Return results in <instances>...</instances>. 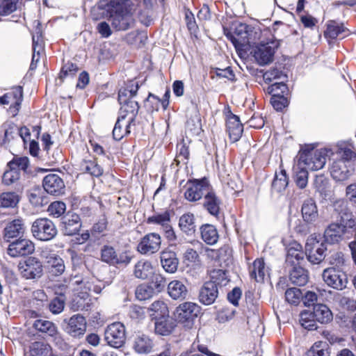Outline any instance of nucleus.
Listing matches in <instances>:
<instances>
[{"label": "nucleus", "instance_id": "nucleus-21", "mask_svg": "<svg viewBox=\"0 0 356 356\" xmlns=\"http://www.w3.org/2000/svg\"><path fill=\"white\" fill-rule=\"evenodd\" d=\"M86 330V321L80 314L72 316L68 321L66 331L72 337L83 335Z\"/></svg>", "mask_w": 356, "mask_h": 356}, {"label": "nucleus", "instance_id": "nucleus-53", "mask_svg": "<svg viewBox=\"0 0 356 356\" xmlns=\"http://www.w3.org/2000/svg\"><path fill=\"white\" fill-rule=\"evenodd\" d=\"M66 211V204L61 201H55L48 207L47 212L49 215L54 218H59L65 213Z\"/></svg>", "mask_w": 356, "mask_h": 356}, {"label": "nucleus", "instance_id": "nucleus-62", "mask_svg": "<svg viewBox=\"0 0 356 356\" xmlns=\"http://www.w3.org/2000/svg\"><path fill=\"white\" fill-rule=\"evenodd\" d=\"M64 306V300L60 298H56L50 302L49 308L53 314H56L60 313L63 310Z\"/></svg>", "mask_w": 356, "mask_h": 356}, {"label": "nucleus", "instance_id": "nucleus-10", "mask_svg": "<svg viewBox=\"0 0 356 356\" xmlns=\"http://www.w3.org/2000/svg\"><path fill=\"white\" fill-rule=\"evenodd\" d=\"M210 188L207 179L189 180L184 192L185 198L190 202H196L204 196Z\"/></svg>", "mask_w": 356, "mask_h": 356}, {"label": "nucleus", "instance_id": "nucleus-17", "mask_svg": "<svg viewBox=\"0 0 356 356\" xmlns=\"http://www.w3.org/2000/svg\"><path fill=\"white\" fill-rule=\"evenodd\" d=\"M44 191L54 195H60L65 192V184L63 180L56 174L46 175L42 181Z\"/></svg>", "mask_w": 356, "mask_h": 356}, {"label": "nucleus", "instance_id": "nucleus-16", "mask_svg": "<svg viewBox=\"0 0 356 356\" xmlns=\"http://www.w3.org/2000/svg\"><path fill=\"white\" fill-rule=\"evenodd\" d=\"M161 238L157 233H149L145 235L137 246L138 251L143 254H152L161 248Z\"/></svg>", "mask_w": 356, "mask_h": 356}, {"label": "nucleus", "instance_id": "nucleus-37", "mask_svg": "<svg viewBox=\"0 0 356 356\" xmlns=\"http://www.w3.org/2000/svg\"><path fill=\"white\" fill-rule=\"evenodd\" d=\"M202 239L208 245H214L217 243L219 236L216 228L209 224H206L200 227Z\"/></svg>", "mask_w": 356, "mask_h": 356}, {"label": "nucleus", "instance_id": "nucleus-12", "mask_svg": "<svg viewBox=\"0 0 356 356\" xmlns=\"http://www.w3.org/2000/svg\"><path fill=\"white\" fill-rule=\"evenodd\" d=\"M112 27L116 31H125L129 29L134 22L133 17L127 8L117 7L114 14L111 15L109 19Z\"/></svg>", "mask_w": 356, "mask_h": 356}, {"label": "nucleus", "instance_id": "nucleus-1", "mask_svg": "<svg viewBox=\"0 0 356 356\" xmlns=\"http://www.w3.org/2000/svg\"><path fill=\"white\" fill-rule=\"evenodd\" d=\"M139 86L137 82L131 81L125 88L118 92V102L121 105L120 115L113 130V138L120 140L125 135L130 133V126L134 121L139 109L138 102L134 99Z\"/></svg>", "mask_w": 356, "mask_h": 356}, {"label": "nucleus", "instance_id": "nucleus-52", "mask_svg": "<svg viewBox=\"0 0 356 356\" xmlns=\"http://www.w3.org/2000/svg\"><path fill=\"white\" fill-rule=\"evenodd\" d=\"M241 28L242 29L241 30L245 31V35H238L237 37H232L231 38V40L234 44V47L238 49H242L245 45L250 44V43L252 42L251 38H250V35L248 33V26L245 25H241Z\"/></svg>", "mask_w": 356, "mask_h": 356}, {"label": "nucleus", "instance_id": "nucleus-55", "mask_svg": "<svg viewBox=\"0 0 356 356\" xmlns=\"http://www.w3.org/2000/svg\"><path fill=\"white\" fill-rule=\"evenodd\" d=\"M17 0H0V15H8L17 10Z\"/></svg>", "mask_w": 356, "mask_h": 356}, {"label": "nucleus", "instance_id": "nucleus-30", "mask_svg": "<svg viewBox=\"0 0 356 356\" xmlns=\"http://www.w3.org/2000/svg\"><path fill=\"white\" fill-rule=\"evenodd\" d=\"M301 211L304 220L307 223L316 221L318 217L316 202L312 199H307L304 202Z\"/></svg>", "mask_w": 356, "mask_h": 356}, {"label": "nucleus", "instance_id": "nucleus-14", "mask_svg": "<svg viewBox=\"0 0 356 356\" xmlns=\"http://www.w3.org/2000/svg\"><path fill=\"white\" fill-rule=\"evenodd\" d=\"M101 259L110 265H127L131 262V257L127 252L118 254L113 247L104 245L101 250Z\"/></svg>", "mask_w": 356, "mask_h": 356}, {"label": "nucleus", "instance_id": "nucleus-15", "mask_svg": "<svg viewBox=\"0 0 356 356\" xmlns=\"http://www.w3.org/2000/svg\"><path fill=\"white\" fill-rule=\"evenodd\" d=\"M322 275L324 282L334 289L342 290L346 287L348 277L344 272L330 268L325 269Z\"/></svg>", "mask_w": 356, "mask_h": 356}, {"label": "nucleus", "instance_id": "nucleus-5", "mask_svg": "<svg viewBox=\"0 0 356 356\" xmlns=\"http://www.w3.org/2000/svg\"><path fill=\"white\" fill-rule=\"evenodd\" d=\"M279 46L280 42L277 40L261 42L253 47L251 54L260 65H267L273 60L275 50Z\"/></svg>", "mask_w": 356, "mask_h": 356}, {"label": "nucleus", "instance_id": "nucleus-6", "mask_svg": "<svg viewBox=\"0 0 356 356\" xmlns=\"http://www.w3.org/2000/svg\"><path fill=\"white\" fill-rule=\"evenodd\" d=\"M31 232L35 238L40 241H47L56 236L57 229L51 220L41 218L36 219L33 222Z\"/></svg>", "mask_w": 356, "mask_h": 356}, {"label": "nucleus", "instance_id": "nucleus-29", "mask_svg": "<svg viewBox=\"0 0 356 356\" xmlns=\"http://www.w3.org/2000/svg\"><path fill=\"white\" fill-rule=\"evenodd\" d=\"M220 204L221 202L220 199L210 188L204 195L203 204L204 207L211 215L216 216L219 213Z\"/></svg>", "mask_w": 356, "mask_h": 356}, {"label": "nucleus", "instance_id": "nucleus-44", "mask_svg": "<svg viewBox=\"0 0 356 356\" xmlns=\"http://www.w3.org/2000/svg\"><path fill=\"white\" fill-rule=\"evenodd\" d=\"M33 326L38 331L46 333L49 336H54L57 332V327L54 323L47 320H35Z\"/></svg>", "mask_w": 356, "mask_h": 356}, {"label": "nucleus", "instance_id": "nucleus-58", "mask_svg": "<svg viewBox=\"0 0 356 356\" xmlns=\"http://www.w3.org/2000/svg\"><path fill=\"white\" fill-rule=\"evenodd\" d=\"M270 103L276 111H281L288 105V100L280 93H275L270 98Z\"/></svg>", "mask_w": 356, "mask_h": 356}, {"label": "nucleus", "instance_id": "nucleus-54", "mask_svg": "<svg viewBox=\"0 0 356 356\" xmlns=\"http://www.w3.org/2000/svg\"><path fill=\"white\" fill-rule=\"evenodd\" d=\"M302 297L301 291L296 287L289 288L285 292L286 300L293 305H298Z\"/></svg>", "mask_w": 356, "mask_h": 356}, {"label": "nucleus", "instance_id": "nucleus-4", "mask_svg": "<svg viewBox=\"0 0 356 356\" xmlns=\"http://www.w3.org/2000/svg\"><path fill=\"white\" fill-rule=\"evenodd\" d=\"M200 307L195 302H185L177 306L174 312V317L185 327L191 328L195 319L200 313Z\"/></svg>", "mask_w": 356, "mask_h": 356}, {"label": "nucleus", "instance_id": "nucleus-23", "mask_svg": "<svg viewBox=\"0 0 356 356\" xmlns=\"http://www.w3.org/2000/svg\"><path fill=\"white\" fill-rule=\"evenodd\" d=\"M161 264L163 268L169 273H174L177 271L179 266V259L177 254L170 250H164L161 252Z\"/></svg>", "mask_w": 356, "mask_h": 356}, {"label": "nucleus", "instance_id": "nucleus-28", "mask_svg": "<svg viewBox=\"0 0 356 356\" xmlns=\"http://www.w3.org/2000/svg\"><path fill=\"white\" fill-rule=\"evenodd\" d=\"M42 257L44 258L48 265L51 268V271L56 275H60L65 271V264L62 258L47 251H42Z\"/></svg>", "mask_w": 356, "mask_h": 356}, {"label": "nucleus", "instance_id": "nucleus-51", "mask_svg": "<svg viewBox=\"0 0 356 356\" xmlns=\"http://www.w3.org/2000/svg\"><path fill=\"white\" fill-rule=\"evenodd\" d=\"M150 310L154 312L156 318L168 317L169 310L167 304L163 300H156L150 306Z\"/></svg>", "mask_w": 356, "mask_h": 356}, {"label": "nucleus", "instance_id": "nucleus-63", "mask_svg": "<svg viewBox=\"0 0 356 356\" xmlns=\"http://www.w3.org/2000/svg\"><path fill=\"white\" fill-rule=\"evenodd\" d=\"M177 152L178 154L177 156L176 160L178 163L184 162L188 159L189 150L188 147L186 145L185 143H181L177 145Z\"/></svg>", "mask_w": 356, "mask_h": 356}, {"label": "nucleus", "instance_id": "nucleus-50", "mask_svg": "<svg viewBox=\"0 0 356 356\" xmlns=\"http://www.w3.org/2000/svg\"><path fill=\"white\" fill-rule=\"evenodd\" d=\"M29 351L35 356H49L51 347L42 341H35L29 347Z\"/></svg>", "mask_w": 356, "mask_h": 356}, {"label": "nucleus", "instance_id": "nucleus-46", "mask_svg": "<svg viewBox=\"0 0 356 356\" xmlns=\"http://www.w3.org/2000/svg\"><path fill=\"white\" fill-rule=\"evenodd\" d=\"M316 322L312 312L305 310L300 313V323L304 328L308 330H315L318 328Z\"/></svg>", "mask_w": 356, "mask_h": 356}, {"label": "nucleus", "instance_id": "nucleus-25", "mask_svg": "<svg viewBox=\"0 0 356 356\" xmlns=\"http://www.w3.org/2000/svg\"><path fill=\"white\" fill-rule=\"evenodd\" d=\"M168 293L169 296L175 300H183L188 295V291L185 284L178 280L171 281L168 284Z\"/></svg>", "mask_w": 356, "mask_h": 356}, {"label": "nucleus", "instance_id": "nucleus-59", "mask_svg": "<svg viewBox=\"0 0 356 356\" xmlns=\"http://www.w3.org/2000/svg\"><path fill=\"white\" fill-rule=\"evenodd\" d=\"M152 295V289L145 284L139 285L136 290V296L140 300L149 298Z\"/></svg>", "mask_w": 356, "mask_h": 356}, {"label": "nucleus", "instance_id": "nucleus-64", "mask_svg": "<svg viewBox=\"0 0 356 356\" xmlns=\"http://www.w3.org/2000/svg\"><path fill=\"white\" fill-rule=\"evenodd\" d=\"M104 288V284L100 281H87L85 283V289L93 291L96 294H99Z\"/></svg>", "mask_w": 356, "mask_h": 356}, {"label": "nucleus", "instance_id": "nucleus-45", "mask_svg": "<svg viewBox=\"0 0 356 356\" xmlns=\"http://www.w3.org/2000/svg\"><path fill=\"white\" fill-rule=\"evenodd\" d=\"M19 196L15 192L0 194V208H15L19 202Z\"/></svg>", "mask_w": 356, "mask_h": 356}, {"label": "nucleus", "instance_id": "nucleus-61", "mask_svg": "<svg viewBox=\"0 0 356 356\" xmlns=\"http://www.w3.org/2000/svg\"><path fill=\"white\" fill-rule=\"evenodd\" d=\"M78 67L76 64L72 63H67L64 65L60 72L59 77L60 79H64L68 76H73L77 72Z\"/></svg>", "mask_w": 356, "mask_h": 356}, {"label": "nucleus", "instance_id": "nucleus-40", "mask_svg": "<svg viewBox=\"0 0 356 356\" xmlns=\"http://www.w3.org/2000/svg\"><path fill=\"white\" fill-rule=\"evenodd\" d=\"M209 275L210 281L208 282L216 284L218 289L226 286L230 281L227 270L223 269H213L210 271Z\"/></svg>", "mask_w": 356, "mask_h": 356}, {"label": "nucleus", "instance_id": "nucleus-33", "mask_svg": "<svg viewBox=\"0 0 356 356\" xmlns=\"http://www.w3.org/2000/svg\"><path fill=\"white\" fill-rule=\"evenodd\" d=\"M79 170L87 172L92 176L99 177L103 173L102 168L97 163L93 158L83 159L79 163Z\"/></svg>", "mask_w": 356, "mask_h": 356}, {"label": "nucleus", "instance_id": "nucleus-2", "mask_svg": "<svg viewBox=\"0 0 356 356\" xmlns=\"http://www.w3.org/2000/svg\"><path fill=\"white\" fill-rule=\"evenodd\" d=\"M356 233V218L351 213L344 212L340 217V223H332L325 229L324 237L330 243H339L345 237L349 238Z\"/></svg>", "mask_w": 356, "mask_h": 356}, {"label": "nucleus", "instance_id": "nucleus-49", "mask_svg": "<svg viewBox=\"0 0 356 356\" xmlns=\"http://www.w3.org/2000/svg\"><path fill=\"white\" fill-rule=\"evenodd\" d=\"M295 181L298 187L304 188L306 187L308 181V170L306 168H299L298 162L296 163L294 168Z\"/></svg>", "mask_w": 356, "mask_h": 356}, {"label": "nucleus", "instance_id": "nucleus-7", "mask_svg": "<svg viewBox=\"0 0 356 356\" xmlns=\"http://www.w3.org/2000/svg\"><path fill=\"white\" fill-rule=\"evenodd\" d=\"M18 269L21 275L26 280L39 279L44 273L42 261L35 257H30L24 261L19 262Z\"/></svg>", "mask_w": 356, "mask_h": 356}, {"label": "nucleus", "instance_id": "nucleus-48", "mask_svg": "<svg viewBox=\"0 0 356 356\" xmlns=\"http://www.w3.org/2000/svg\"><path fill=\"white\" fill-rule=\"evenodd\" d=\"M29 165V158L26 156H15L7 164L8 168H11L15 171L25 172Z\"/></svg>", "mask_w": 356, "mask_h": 356}, {"label": "nucleus", "instance_id": "nucleus-11", "mask_svg": "<svg viewBox=\"0 0 356 356\" xmlns=\"http://www.w3.org/2000/svg\"><path fill=\"white\" fill-rule=\"evenodd\" d=\"M105 339L111 346H122L126 339L124 325L120 322H115L108 325L105 331Z\"/></svg>", "mask_w": 356, "mask_h": 356}, {"label": "nucleus", "instance_id": "nucleus-34", "mask_svg": "<svg viewBox=\"0 0 356 356\" xmlns=\"http://www.w3.org/2000/svg\"><path fill=\"white\" fill-rule=\"evenodd\" d=\"M175 327V322L168 317H159L155 322V332L161 335H168Z\"/></svg>", "mask_w": 356, "mask_h": 356}, {"label": "nucleus", "instance_id": "nucleus-41", "mask_svg": "<svg viewBox=\"0 0 356 356\" xmlns=\"http://www.w3.org/2000/svg\"><path fill=\"white\" fill-rule=\"evenodd\" d=\"M291 282L298 286H305L309 280L307 272L301 267H294L289 275Z\"/></svg>", "mask_w": 356, "mask_h": 356}, {"label": "nucleus", "instance_id": "nucleus-57", "mask_svg": "<svg viewBox=\"0 0 356 356\" xmlns=\"http://www.w3.org/2000/svg\"><path fill=\"white\" fill-rule=\"evenodd\" d=\"M170 215L168 211H165L162 213L156 214L147 219V222L155 223L161 225L162 228L169 224Z\"/></svg>", "mask_w": 356, "mask_h": 356}, {"label": "nucleus", "instance_id": "nucleus-19", "mask_svg": "<svg viewBox=\"0 0 356 356\" xmlns=\"http://www.w3.org/2000/svg\"><path fill=\"white\" fill-rule=\"evenodd\" d=\"M81 227L80 217L73 212H67L62 218V229L65 235L76 234Z\"/></svg>", "mask_w": 356, "mask_h": 356}, {"label": "nucleus", "instance_id": "nucleus-3", "mask_svg": "<svg viewBox=\"0 0 356 356\" xmlns=\"http://www.w3.org/2000/svg\"><path fill=\"white\" fill-rule=\"evenodd\" d=\"M326 149L305 151L300 154L297 162L299 168L305 167L309 170L316 171L324 167L326 163Z\"/></svg>", "mask_w": 356, "mask_h": 356}, {"label": "nucleus", "instance_id": "nucleus-42", "mask_svg": "<svg viewBox=\"0 0 356 356\" xmlns=\"http://www.w3.org/2000/svg\"><path fill=\"white\" fill-rule=\"evenodd\" d=\"M346 31V29L343 24H339L335 21H330L327 24V29L324 35L327 38L335 39L341 35V38H343V33Z\"/></svg>", "mask_w": 356, "mask_h": 356}, {"label": "nucleus", "instance_id": "nucleus-56", "mask_svg": "<svg viewBox=\"0 0 356 356\" xmlns=\"http://www.w3.org/2000/svg\"><path fill=\"white\" fill-rule=\"evenodd\" d=\"M339 154L341 158L338 161H343L345 163L352 168L353 162L356 160V152L349 148H344L341 149Z\"/></svg>", "mask_w": 356, "mask_h": 356}, {"label": "nucleus", "instance_id": "nucleus-26", "mask_svg": "<svg viewBox=\"0 0 356 356\" xmlns=\"http://www.w3.org/2000/svg\"><path fill=\"white\" fill-rule=\"evenodd\" d=\"M227 131L233 142H236L240 139L243 131V127L237 115L231 113L227 117Z\"/></svg>", "mask_w": 356, "mask_h": 356}, {"label": "nucleus", "instance_id": "nucleus-8", "mask_svg": "<svg viewBox=\"0 0 356 356\" xmlns=\"http://www.w3.org/2000/svg\"><path fill=\"white\" fill-rule=\"evenodd\" d=\"M325 245L317 239L316 236L308 237L305 245V254L309 261L312 264H320L325 258Z\"/></svg>", "mask_w": 356, "mask_h": 356}, {"label": "nucleus", "instance_id": "nucleus-13", "mask_svg": "<svg viewBox=\"0 0 356 356\" xmlns=\"http://www.w3.org/2000/svg\"><path fill=\"white\" fill-rule=\"evenodd\" d=\"M34 251V243L28 238L22 237L10 243L7 249V253L12 257L30 255Z\"/></svg>", "mask_w": 356, "mask_h": 356}, {"label": "nucleus", "instance_id": "nucleus-38", "mask_svg": "<svg viewBox=\"0 0 356 356\" xmlns=\"http://www.w3.org/2000/svg\"><path fill=\"white\" fill-rule=\"evenodd\" d=\"M267 273L268 269L265 266L264 260L262 259H256L250 270L251 277L257 282H263Z\"/></svg>", "mask_w": 356, "mask_h": 356}, {"label": "nucleus", "instance_id": "nucleus-27", "mask_svg": "<svg viewBox=\"0 0 356 356\" xmlns=\"http://www.w3.org/2000/svg\"><path fill=\"white\" fill-rule=\"evenodd\" d=\"M305 255L302 245L297 242H292L287 247L286 261L291 266H296L304 259Z\"/></svg>", "mask_w": 356, "mask_h": 356}, {"label": "nucleus", "instance_id": "nucleus-36", "mask_svg": "<svg viewBox=\"0 0 356 356\" xmlns=\"http://www.w3.org/2000/svg\"><path fill=\"white\" fill-rule=\"evenodd\" d=\"M316 320L321 323H327L332 320V313L324 304H317L312 312Z\"/></svg>", "mask_w": 356, "mask_h": 356}, {"label": "nucleus", "instance_id": "nucleus-22", "mask_svg": "<svg viewBox=\"0 0 356 356\" xmlns=\"http://www.w3.org/2000/svg\"><path fill=\"white\" fill-rule=\"evenodd\" d=\"M218 296V289L213 282H205L199 293L200 301L206 305L213 304Z\"/></svg>", "mask_w": 356, "mask_h": 356}, {"label": "nucleus", "instance_id": "nucleus-20", "mask_svg": "<svg viewBox=\"0 0 356 356\" xmlns=\"http://www.w3.org/2000/svg\"><path fill=\"white\" fill-rule=\"evenodd\" d=\"M25 231L26 226L23 219H15L8 222L4 228V238L9 241L14 238H22Z\"/></svg>", "mask_w": 356, "mask_h": 356}, {"label": "nucleus", "instance_id": "nucleus-60", "mask_svg": "<svg viewBox=\"0 0 356 356\" xmlns=\"http://www.w3.org/2000/svg\"><path fill=\"white\" fill-rule=\"evenodd\" d=\"M282 77L284 78L285 75L277 68L270 69L263 74V78L266 83H270L275 79H280Z\"/></svg>", "mask_w": 356, "mask_h": 356}, {"label": "nucleus", "instance_id": "nucleus-18", "mask_svg": "<svg viewBox=\"0 0 356 356\" xmlns=\"http://www.w3.org/2000/svg\"><path fill=\"white\" fill-rule=\"evenodd\" d=\"M352 170L343 161H334L330 167L332 177L338 182L348 180L352 175Z\"/></svg>", "mask_w": 356, "mask_h": 356}, {"label": "nucleus", "instance_id": "nucleus-43", "mask_svg": "<svg viewBox=\"0 0 356 356\" xmlns=\"http://www.w3.org/2000/svg\"><path fill=\"white\" fill-rule=\"evenodd\" d=\"M314 187L317 192L323 197H327L331 195V187L329 180L323 175L316 177L314 182Z\"/></svg>", "mask_w": 356, "mask_h": 356}, {"label": "nucleus", "instance_id": "nucleus-31", "mask_svg": "<svg viewBox=\"0 0 356 356\" xmlns=\"http://www.w3.org/2000/svg\"><path fill=\"white\" fill-rule=\"evenodd\" d=\"M154 268L150 261L147 260H140L134 266V275L140 280H146L153 275Z\"/></svg>", "mask_w": 356, "mask_h": 356}, {"label": "nucleus", "instance_id": "nucleus-39", "mask_svg": "<svg viewBox=\"0 0 356 356\" xmlns=\"http://www.w3.org/2000/svg\"><path fill=\"white\" fill-rule=\"evenodd\" d=\"M134 348L138 353H149L153 348V342L149 337L139 335L135 339Z\"/></svg>", "mask_w": 356, "mask_h": 356}, {"label": "nucleus", "instance_id": "nucleus-47", "mask_svg": "<svg viewBox=\"0 0 356 356\" xmlns=\"http://www.w3.org/2000/svg\"><path fill=\"white\" fill-rule=\"evenodd\" d=\"M288 178L284 170H281L280 172H276L275 178L272 183V188L274 191L280 193L284 191L288 186Z\"/></svg>", "mask_w": 356, "mask_h": 356}, {"label": "nucleus", "instance_id": "nucleus-32", "mask_svg": "<svg viewBox=\"0 0 356 356\" xmlns=\"http://www.w3.org/2000/svg\"><path fill=\"white\" fill-rule=\"evenodd\" d=\"M179 227L188 236H192L196 230L195 216L191 213L183 214L179 220Z\"/></svg>", "mask_w": 356, "mask_h": 356}, {"label": "nucleus", "instance_id": "nucleus-35", "mask_svg": "<svg viewBox=\"0 0 356 356\" xmlns=\"http://www.w3.org/2000/svg\"><path fill=\"white\" fill-rule=\"evenodd\" d=\"M20 177V172L8 168L3 174L2 184L7 186H14L17 191L22 190V186L19 184Z\"/></svg>", "mask_w": 356, "mask_h": 356}, {"label": "nucleus", "instance_id": "nucleus-24", "mask_svg": "<svg viewBox=\"0 0 356 356\" xmlns=\"http://www.w3.org/2000/svg\"><path fill=\"white\" fill-rule=\"evenodd\" d=\"M33 39V56L30 65V70H34L40 59V54L43 51V40L40 29L37 28L36 32L32 36Z\"/></svg>", "mask_w": 356, "mask_h": 356}, {"label": "nucleus", "instance_id": "nucleus-9", "mask_svg": "<svg viewBox=\"0 0 356 356\" xmlns=\"http://www.w3.org/2000/svg\"><path fill=\"white\" fill-rule=\"evenodd\" d=\"M23 97V88L20 86H15L10 91L0 96V104L9 105L8 112L15 117L19 111Z\"/></svg>", "mask_w": 356, "mask_h": 356}]
</instances>
